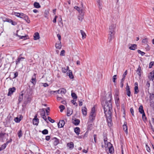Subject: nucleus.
Returning a JSON list of instances; mask_svg holds the SVG:
<instances>
[{
  "mask_svg": "<svg viewBox=\"0 0 154 154\" xmlns=\"http://www.w3.org/2000/svg\"><path fill=\"white\" fill-rule=\"evenodd\" d=\"M137 52L139 53L142 56H143L145 54V53L143 51H141L140 50H137Z\"/></svg>",
  "mask_w": 154,
  "mask_h": 154,
  "instance_id": "obj_50",
  "label": "nucleus"
},
{
  "mask_svg": "<svg viewBox=\"0 0 154 154\" xmlns=\"http://www.w3.org/2000/svg\"><path fill=\"white\" fill-rule=\"evenodd\" d=\"M6 147V144H4L3 145H2V146L0 147L2 150L4 149H5Z\"/></svg>",
  "mask_w": 154,
  "mask_h": 154,
  "instance_id": "obj_62",
  "label": "nucleus"
},
{
  "mask_svg": "<svg viewBox=\"0 0 154 154\" xmlns=\"http://www.w3.org/2000/svg\"><path fill=\"white\" fill-rule=\"evenodd\" d=\"M34 5L35 8H39L41 7V6L39 4L38 2H35L34 3Z\"/></svg>",
  "mask_w": 154,
  "mask_h": 154,
  "instance_id": "obj_29",
  "label": "nucleus"
},
{
  "mask_svg": "<svg viewBox=\"0 0 154 154\" xmlns=\"http://www.w3.org/2000/svg\"><path fill=\"white\" fill-rule=\"evenodd\" d=\"M48 110H50V108L49 107L47 108V109H46V112L47 115H49V112Z\"/></svg>",
  "mask_w": 154,
  "mask_h": 154,
  "instance_id": "obj_61",
  "label": "nucleus"
},
{
  "mask_svg": "<svg viewBox=\"0 0 154 154\" xmlns=\"http://www.w3.org/2000/svg\"><path fill=\"white\" fill-rule=\"evenodd\" d=\"M151 124H152L153 125H154V118H152L151 120V122H150V124L151 125V127L152 129V125H151Z\"/></svg>",
  "mask_w": 154,
  "mask_h": 154,
  "instance_id": "obj_53",
  "label": "nucleus"
},
{
  "mask_svg": "<svg viewBox=\"0 0 154 154\" xmlns=\"http://www.w3.org/2000/svg\"><path fill=\"white\" fill-rule=\"evenodd\" d=\"M116 76H117L116 75H115L113 76V79H112L113 82L114 83H115L116 82L115 81L116 79Z\"/></svg>",
  "mask_w": 154,
  "mask_h": 154,
  "instance_id": "obj_60",
  "label": "nucleus"
},
{
  "mask_svg": "<svg viewBox=\"0 0 154 154\" xmlns=\"http://www.w3.org/2000/svg\"><path fill=\"white\" fill-rule=\"evenodd\" d=\"M59 108L60 109V112H62L63 110L65 109V106L62 105H60Z\"/></svg>",
  "mask_w": 154,
  "mask_h": 154,
  "instance_id": "obj_39",
  "label": "nucleus"
},
{
  "mask_svg": "<svg viewBox=\"0 0 154 154\" xmlns=\"http://www.w3.org/2000/svg\"><path fill=\"white\" fill-rule=\"evenodd\" d=\"M42 118L46 122H48L47 121V119L45 115H42Z\"/></svg>",
  "mask_w": 154,
  "mask_h": 154,
  "instance_id": "obj_57",
  "label": "nucleus"
},
{
  "mask_svg": "<svg viewBox=\"0 0 154 154\" xmlns=\"http://www.w3.org/2000/svg\"><path fill=\"white\" fill-rule=\"evenodd\" d=\"M48 120L52 123H53L55 121L54 120L52 119L50 117L48 116Z\"/></svg>",
  "mask_w": 154,
  "mask_h": 154,
  "instance_id": "obj_48",
  "label": "nucleus"
},
{
  "mask_svg": "<svg viewBox=\"0 0 154 154\" xmlns=\"http://www.w3.org/2000/svg\"><path fill=\"white\" fill-rule=\"evenodd\" d=\"M119 94V91L117 89H116L115 90V97H119L118 96Z\"/></svg>",
  "mask_w": 154,
  "mask_h": 154,
  "instance_id": "obj_37",
  "label": "nucleus"
},
{
  "mask_svg": "<svg viewBox=\"0 0 154 154\" xmlns=\"http://www.w3.org/2000/svg\"><path fill=\"white\" fill-rule=\"evenodd\" d=\"M109 37H108V40L109 42H111L112 39L114 37V33H109Z\"/></svg>",
  "mask_w": 154,
  "mask_h": 154,
  "instance_id": "obj_21",
  "label": "nucleus"
},
{
  "mask_svg": "<svg viewBox=\"0 0 154 154\" xmlns=\"http://www.w3.org/2000/svg\"><path fill=\"white\" fill-rule=\"evenodd\" d=\"M16 35L18 37H20V38H21V39H23L24 40H25L26 39V36H20L18 35L17 34H16Z\"/></svg>",
  "mask_w": 154,
  "mask_h": 154,
  "instance_id": "obj_43",
  "label": "nucleus"
},
{
  "mask_svg": "<svg viewBox=\"0 0 154 154\" xmlns=\"http://www.w3.org/2000/svg\"><path fill=\"white\" fill-rule=\"evenodd\" d=\"M90 113H92V114H95V109L94 106L92 108Z\"/></svg>",
  "mask_w": 154,
  "mask_h": 154,
  "instance_id": "obj_45",
  "label": "nucleus"
},
{
  "mask_svg": "<svg viewBox=\"0 0 154 154\" xmlns=\"http://www.w3.org/2000/svg\"><path fill=\"white\" fill-rule=\"evenodd\" d=\"M105 147L106 150L107 149V148H108L109 152L110 153H111L113 152L114 150L112 146V144L110 142L107 143V145L105 146Z\"/></svg>",
  "mask_w": 154,
  "mask_h": 154,
  "instance_id": "obj_2",
  "label": "nucleus"
},
{
  "mask_svg": "<svg viewBox=\"0 0 154 154\" xmlns=\"http://www.w3.org/2000/svg\"><path fill=\"white\" fill-rule=\"evenodd\" d=\"M42 133L44 134H48V131L47 129H45L42 131Z\"/></svg>",
  "mask_w": 154,
  "mask_h": 154,
  "instance_id": "obj_47",
  "label": "nucleus"
},
{
  "mask_svg": "<svg viewBox=\"0 0 154 154\" xmlns=\"http://www.w3.org/2000/svg\"><path fill=\"white\" fill-rule=\"evenodd\" d=\"M21 119L20 117L18 118V117H16L14 119V121L16 122H19L20 121Z\"/></svg>",
  "mask_w": 154,
  "mask_h": 154,
  "instance_id": "obj_46",
  "label": "nucleus"
},
{
  "mask_svg": "<svg viewBox=\"0 0 154 154\" xmlns=\"http://www.w3.org/2000/svg\"><path fill=\"white\" fill-rule=\"evenodd\" d=\"M87 109L85 107H83L82 109V112L84 116H86L87 114Z\"/></svg>",
  "mask_w": 154,
  "mask_h": 154,
  "instance_id": "obj_25",
  "label": "nucleus"
},
{
  "mask_svg": "<svg viewBox=\"0 0 154 154\" xmlns=\"http://www.w3.org/2000/svg\"><path fill=\"white\" fill-rule=\"evenodd\" d=\"M80 32L82 36V39H84L85 38L86 36V34L84 32V31L82 30H81Z\"/></svg>",
  "mask_w": 154,
  "mask_h": 154,
  "instance_id": "obj_30",
  "label": "nucleus"
},
{
  "mask_svg": "<svg viewBox=\"0 0 154 154\" xmlns=\"http://www.w3.org/2000/svg\"><path fill=\"white\" fill-rule=\"evenodd\" d=\"M24 100L25 101L24 103L26 104L30 102L31 99L28 96L26 95L25 97Z\"/></svg>",
  "mask_w": 154,
  "mask_h": 154,
  "instance_id": "obj_11",
  "label": "nucleus"
},
{
  "mask_svg": "<svg viewBox=\"0 0 154 154\" xmlns=\"http://www.w3.org/2000/svg\"><path fill=\"white\" fill-rule=\"evenodd\" d=\"M5 134V133H0V138H3Z\"/></svg>",
  "mask_w": 154,
  "mask_h": 154,
  "instance_id": "obj_49",
  "label": "nucleus"
},
{
  "mask_svg": "<svg viewBox=\"0 0 154 154\" xmlns=\"http://www.w3.org/2000/svg\"><path fill=\"white\" fill-rule=\"evenodd\" d=\"M54 92H58V94H65L66 92V90L65 89L63 88L60 89L57 91H54Z\"/></svg>",
  "mask_w": 154,
  "mask_h": 154,
  "instance_id": "obj_6",
  "label": "nucleus"
},
{
  "mask_svg": "<svg viewBox=\"0 0 154 154\" xmlns=\"http://www.w3.org/2000/svg\"><path fill=\"white\" fill-rule=\"evenodd\" d=\"M96 116V114H92L90 113L89 116V119L90 121L93 122L95 119Z\"/></svg>",
  "mask_w": 154,
  "mask_h": 154,
  "instance_id": "obj_14",
  "label": "nucleus"
},
{
  "mask_svg": "<svg viewBox=\"0 0 154 154\" xmlns=\"http://www.w3.org/2000/svg\"><path fill=\"white\" fill-rule=\"evenodd\" d=\"M41 116L45 115V112L44 109H42L41 110Z\"/></svg>",
  "mask_w": 154,
  "mask_h": 154,
  "instance_id": "obj_44",
  "label": "nucleus"
},
{
  "mask_svg": "<svg viewBox=\"0 0 154 154\" xmlns=\"http://www.w3.org/2000/svg\"><path fill=\"white\" fill-rule=\"evenodd\" d=\"M65 122L63 120H62L60 121L58 123V126L59 128L63 127L64 125Z\"/></svg>",
  "mask_w": 154,
  "mask_h": 154,
  "instance_id": "obj_9",
  "label": "nucleus"
},
{
  "mask_svg": "<svg viewBox=\"0 0 154 154\" xmlns=\"http://www.w3.org/2000/svg\"><path fill=\"white\" fill-rule=\"evenodd\" d=\"M57 99L58 101H60V100H63L62 97H59L58 96H57Z\"/></svg>",
  "mask_w": 154,
  "mask_h": 154,
  "instance_id": "obj_51",
  "label": "nucleus"
},
{
  "mask_svg": "<svg viewBox=\"0 0 154 154\" xmlns=\"http://www.w3.org/2000/svg\"><path fill=\"white\" fill-rule=\"evenodd\" d=\"M104 141L105 144V146L107 145V143H108L107 141V139L106 137V138H104Z\"/></svg>",
  "mask_w": 154,
  "mask_h": 154,
  "instance_id": "obj_58",
  "label": "nucleus"
},
{
  "mask_svg": "<svg viewBox=\"0 0 154 154\" xmlns=\"http://www.w3.org/2000/svg\"><path fill=\"white\" fill-rule=\"evenodd\" d=\"M23 94L22 93L20 95V96H19V99H18V101H19L18 103H20V102H21V101L23 100Z\"/></svg>",
  "mask_w": 154,
  "mask_h": 154,
  "instance_id": "obj_33",
  "label": "nucleus"
},
{
  "mask_svg": "<svg viewBox=\"0 0 154 154\" xmlns=\"http://www.w3.org/2000/svg\"><path fill=\"white\" fill-rule=\"evenodd\" d=\"M20 17L22 18H23L25 15L23 13H20Z\"/></svg>",
  "mask_w": 154,
  "mask_h": 154,
  "instance_id": "obj_64",
  "label": "nucleus"
},
{
  "mask_svg": "<svg viewBox=\"0 0 154 154\" xmlns=\"http://www.w3.org/2000/svg\"><path fill=\"white\" fill-rule=\"evenodd\" d=\"M115 100L116 106L117 107L119 106L120 102L119 101V97H115Z\"/></svg>",
  "mask_w": 154,
  "mask_h": 154,
  "instance_id": "obj_15",
  "label": "nucleus"
},
{
  "mask_svg": "<svg viewBox=\"0 0 154 154\" xmlns=\"http://www.w3.org/2000/svg\"><path fill=\"white\" fill-rule=\"evenodd\" d=\"M130 111L131 113V114L132 115V116H134V110L132 108H131L130 109Z\"/></svg>",
  "mask_w": 154,
  "mask_h": 154,
  "instance_id": "obj_56",
  "label": "nucleus"
},
{
  "mask_svg": "<svg viewBox=\"0 0 154 154\" xmlns=\"http://www.w3.org/2000/svg\"><path fill=\"white\" fill-rule=\"evenodd\" d=\"M123 129L124 130L125 132L126 133V134H128V128H127V123L126 122H125L124 123V124L123 126Z\"/></svg>",
  "mask_w": 154,
  "mask_h": 154,
  "instance_id": "obj_16",
  "label": "nucleus"
},
{
  "mask_svg": "<svg viewBox=\"0 0 154 154\" xmlns=\"http://www.w3.org/2000/svg\"><path fill=\"white\" fill-rule=\"evenodd\" d=\"M116 27V24H111L109 26V33L111 34L115 33V29Z\"/></svg>",
  "mask_w": 154,
  "mask_h": 154,
  "instance_id": "obj_3",
  "label": "nucleus"
},
{
  "mask_svg": "<svg viewBox=\"0 0 154 154\" xmlns=\"http://www.w3.org/2000/svg\"><path fill=\"white\" fill-rule=\"evenodd\" d=\"M6 21L8 22L11 23V24L15 26L17 24V23L16 22L12 20L9 19H6Z\"/></svg>",
  "mask_w": 154,
  "mask_h": 154,
  "instance_id": "obj_18",
  "label": "nucleus"
},
{
  "mask_svg": "<svg viewBox=\"0 0 154 154\" xmlns=\"http://www.w3.org/2000/svg\"><path fill=\"white\" fill-rule=\"evenodd\" d=\"M80 122L79 120L78 119H75L74 121L73 124L75 125H77L79 124Z\"/></svg>",
  "mask_w": 154,
  "mask_h": 154,
  "instance_id": "obj_35",
  "label": "nucleus"
},
{
  "mask_svg": "<svg viewBox=\"0 0 154 154\" xmlns=\"http://www.w3.org/2000/svg\"><path fill=\"white\" fill-rule=\"evenodd\" d=\"M83 18V15L81 14L78 17V18L79 20L82 21Z\"/></svg>",
  "mask_w": 154,
  "mask_h": 154,
  "instance_id": "obj_36",
  "label": "nucleus"
},
{
  "mask_svg": "<svg viewBox=\"0 0 154 154\" xmlns=\"http://www.w3.org/2000/svg\"><path fill=\"white\" fill-rule=\"evenodd\" d=\"M57 17H58V16H55V17L53 20V22L54 23H56V22H57L56 20H57Z\"/></svg>",
  "mask_w": 154,
  "mask_h": 154,
  "instance_id": "obj_55",
  "label": "nucleus"
},
{
  "mask_svg": "<svg viewBox=\"0 0 154 154\" xmlns=\"http://www.w3.org/2000/svg\"><path fill=\"white\" fill-rule=\"evenodd\" d=\"M67 146L69 149H72L74 146V144L72 142H70L67 144Z\"/></svg>",
  "mask_w": 154,
  "mask_h": 154,
  "instance_id": "obj_23",
  "label": "nucleus"
},
{
  "mask_svg": "<svg viewBox=\"0 0 154 154\" xmlns=\"http://www.w3.org/2000/svg\"><path fill=\"white\" fill-rule=\"evenodd\" d=\"M142 42V43H144V44H147V43H148V41H147V39L146 38H145V39H143Z\"/></svg>",
  "mask_w": 154,
  "mask_h": 154,
  "instance_id": "obj_54",
  "label": "nucleus"
},
{
  "mask_svg": "<svg viewBox=\"0 0 154 154\" xmlns=\"http://www.w3.org/2000/svg\"><path fill=\"white\" fill-rule=\"evenodd\" d=\"M25 20L27 23H29L30 22V21L29 20V18L27 16L25 15L24 17L23 18Z\"/></svg>",
  "mask_w": 154,
  "mask_h": 154,
  "instance_id": "obj_32",
  "label": "nucleus"
},
{
  "mask_svg": "<svg viewBox=\"0 0 154 154\" xmlns=\"http://www.w3.org/2000/svg\"><path fill=\"white\" fill-rule=\"evenodd\" d=\"M148 77L150 80H153L154 79V70L149 74Z\"/></svg>",
  "mask_w": 154,
  "mask_h": 154,
  "instance_id": "obj_7",
  "label": "nucleus"
},
{
  "mask_svg": "<svg viewBox=\"0 0 154 154\" xmlns=\"http://www.w3.org/2000/svg\"><path fill=\"white\" fill-rule=\"evenodd\" d=\"M128 46L129 48L131 50H135L137 48V45L135 44H129Z\"/></svg>",
  "mask_w": 154,
  "mask_h": 154,
  "instance_id": "obj_13",
  "label": "nucleus"
},
{
  "mask_svg": "<svg viewBox=\"0 0 154 154\" xmlns=\"http://www.w3.org/2000/svg\"><path fill=\"white\" fill-rule=\"evenodd\" d=\"M126 91L127 92V94L128 97L130 96L131 92L130 91V88L129 87L128 85V83L127 84V86L126 87Z\"/></svg>",
  "mask_w": 154,
  "mask_h": 154,
  "instance_id": "obj_12",
  "label": "nucleus"
},
{
  "mask_svg": "<svg viewBox=\"0 0 154 154\" xmlns=\"http://www.w3.org/2000/svg\"><path fill=\"white\" fill-rule=\"evenodd\" d=\"M67 75L71 79H72L74 78V76L72 74V71L71 70H68V72L67 73Z\"/></svg>",
  "mask_w": 154,
  "mask_h": 154,
  "instance_id": "obj_17",
  "label": "nucleus"
},
{
  "mask_svg": "<svg viewBox=\"0 0 154 154\" xmlns=\"http://www.w3.org/2000/svg\"><path fill=\"white\" fill-rule=\"evenodd\" d=\"M142 118L144 121H145L146 119V118L144 113H142Z\"/></svg>",
  "mask_w": 154,
  "mask_h": 154,
  "instance_id": "obj_59",
  "label": "nucleus"
},
{
  "mask_svg": "<svg viewBox=\"0 0 154 154\" xmlns=\"http://www.w3.org/2000/svg\"><path fill=\"white\" fill-rule=\"evenodd\" d=\"M154 65V62H150L149 65V68H151L152 67V66Z\"/></svg>",
  "mask_w": 154,
  "mask_h": 154,
  "instance_id": "obj_52",
  "label": "nucleus"
},
{
  "mask_svg": "<svg viewBox=\"0 0 154 154\" xmlns=\"http://www.w3.org/2000/svg\"><path fill=\"white\" fill-rule=\"evenodd\" d=\"M55 46L56 48L60 49L62 47L60 41L58 42L57 43H56Z\"/></svg>",
  "mask_w": 154,
  "mask_h": 154,
  "instance_id": "obj_22",
  "label": "nucleus"
},
{
  "mask_svg": "<svg viewBox=\"0 0 154 154\" xmlns=\"http://www.w3.org/2000/svg\"><path fill=\"white\" fill-rule=\"evenodd\" d=\"M71 96L74 99H76L77 98V95L74 93H72Z\"/></svg>",
  "mask_w": 154,
  "mask_h": 154,
  "instance_id": "obj_41",
  "label": "nucleus"
},
{
  "mask_svg": "<svg viewBox=\"0 0 154 154\" xmlns=\"http://www.w3.org/2000/svg\"><path fill=\"white\" fill-rule=\"evenodd\" d=\"M141 68L140 66H139L138 67L137 70V72H138L137 73L138 75H139L140 76H141Z\"/></svg>",
  "mask_w": 154,
  "mask_h": 154,
  "instance_id": "obj_34",
  "label": "nucleus"
},
{
  "mask_svg": "<svg viewBox=\"0 0 154 154\" xmlns=\"http://www.w3.org/2000/svg\"><path fill=\"white\" fill-rule=\"evenodd\" d=\"M72 113V110L68 108L67 110V115L69 116Z\"/></svg>",
  "mask_w": 154,
  "mask_h": 154,
  "instance_id": "obj_24",
  "label": "nucleus"
},
{
  "mask_svg": "<svg viewBox=\"0 0 154 154\" xmlns=\"http://www.w3.org/2000/svg\"><path fill=\"white\" fill-rule=\"evenodd\" d=\"M54 140V146L57 145L59 143V140L56 137H54L53 139Z\"/></svg>",
  "mask_w": 154,
  "mask_h": 154,
  "instance_id": "obj_26",
  "label": "nucleus"
},
{
  "mask_svg": "<svg viewBox=\"0 0 154 154\" xmlns=\"http://www.w3.org/2000/svg\"><path fill=\"white\" fill-rule=\"evenodd\" d=\"M16 89L15 87H13L12 88H10L9 89L8 93V96L11 95L15 91Z\"/></svg>",
  "mask_w": 154,
  "mask_h": 154,
  "instance_id": "obj_10",
  "label": "nucleus"
},
{
  "mask_svg": "<svg viewBox=\"0 0 154 154\" xmlns=\"http://www.w3.org/2000/svg\"><path fill=\"white\" fill-rule=\"evenodd\" d=\"M39 123V119L37 118V114L35 116L34 118L33 119V124L35 125H38Z\"/></svg>",
  "mask_w": 154,
  "mask_h": 154,
  "instance_id": "obj_5",
  "label": "nucleus"
},
{
  "mask_svg": "<svg viewBox=\"0 0 154 154\" xmlns=\"http://www.w3.org/2000/svg\"><path fill=\"white\" fill-rule=\"evenodd\" d=\"M35 75V74H34L32 76V79L30 80V82L34 85H35L36 83Z\"/></svg>",
  "mask_w": 154,
  "mask_h": 154,
  "instance_id": "obj_8",
  "label": "nucleus"
},
{
  "mask_svg": "<svg viewBox=\"0 0 154 154\" xmlns=\"http://www.w3.org/2000/svg\"><path fill=\"white\" fill-rule=\"evenodd\" d=\"M74 131L77 135H79L80 132V129L79 127H76L74 128Z\"/></svg>",
  "mask_w": 154,
  "mask_h": 154,
  "instance_id": "obj_20",
  "label": "nucleus"
},
{
  "mask_svg": "<svg viewBox=\"0 0 154 154\" xmlns=\"http://www.w3.org/2000/svg\"><path fill=\"white\" fill-rule=\"evenodd\" d=\"M69 67L67 66L66 67V68L65 67H62V71L63 72L65 73L66 72H67V70H69Z\"/></svg>",
  "mask_w": 154,
  "mask_h": 154,
  "instance_id": "obj_31",
  "label": "nucleus"
},
{
  "mask_svg": "<svg viewBox=\"0 0 154 154\" xmlns=\"http://www.w3.org/2000/svg\"><path fill=\"white\" fill-rule=\"evenodd\" d=\"M81 5V7H80L78 6H75L74 7V8L77 10L79 13L82 14L84 10V7L82 4Z\"/></svg>",
  "mask_w": 154,
  "mask_h": 154,
  "instance_id": "obj_4",
  "label": "nucleus"
},
{
  "mask_svg": "<svg viewBox=\"0 0 154 154\" xmlns=\"http://www.w3.org/2000/svg\"><path fill=\"white\" fill-rule=\"evenodd\" d=\"M33 36L34 39L35 40H37L40 38L39 34L37 32H36L34 33Z\"/></svg>",
  "mask_w": 154,
  "mask_h": 154,
  "instance_id": "obj_19",
  "label": "nucleus"
},
{
  "mask_svg": "<svg viewBox=\"0 0 154 154\" xmlns=\"http://www.w3.org/2000/svg\"><path fill=\"white\" fill-rule=\"evenodd\" d=\"M139 112L141 114L144 113V111L143 109V107L142 105H140V106L139 108Z\"/></svg>",
  "mask_w": 154,
  "mask_h": 154,
  "instance_id": "obj_28",
  "label": "nucleus"
},
{
  "mask_svg": "<svg viewBox=\"0 0 154 154\" xmlns=\"http://www.w3.org/2000/svg\"><path fill=\"white\" fill-rule=\"evenodd\" d=\"M138 92V87L137 86H135L134 87V94H137Z\"/></svg>",
  "mask_w": 154,
  "mask_h": 154,
  "instance_id": "obj_42",
  "label": "nucleus"
},
{
  "mask_svg": "<svg viewBox=\"0 0 154 154\" xmlns=\"http://www.w3.org/2000/svg\"><path fill=\"white\" fill-rule=\"evenodd\" d=\"M24 58L23 57H20L19 56L18 57V58L17 60L16 61V64H18L19 63H20V62L22 60V59H24Z\"/></svg>",
  "mask_w": 154,
  "mask_h": 154,
  "instance_id": "obj_27",
  "label": "nucleus"
},
{
  "mask_svg": "<svg viewBox=\"0 0 154 154\" xmlns=\"http://www.w3.org/2000/svg\"><path fill=\"white\" fill-rule=\"evenodd\" d=\"M108 99L106 100L104 106V113L106 118L108 126L110 127L112 126L111 114L112 105L111 102V95L109 94Z\"/></svg>",
  "mask_w": 154,
  "mask_h": 154,
  "instance_id": "obj_1",
  "label": "nucleus"
},
{
  "mask_svg": "<svg viewBox=\"0 0 154 154\" xmlns=\"http://www.w3.org/2000/svg\"><path fill=\"white\" fill-rule=\"evenodd\" d=\"M104 56L103 54L100 55L98 59L101 61H103L104 60Z\"/></svg>",
  "mask_w": 154,
  "mask_h": 154,
  "instance_id": "obj_38",
  "label": "nucleus"
},
{
  "mask_svg": "<svg viewBox=\"0 0 154 154\" xmlns=\"http://www.w3.org/2000/svg\"><path fill=\"white\" fill-rule=\"evenodd\" d=\"M18 136L19 138L21 137L23 135L22 131L21 130H20L18 133Z\"/></svg>",
  "mask_w": 154,
  "mask_h": 154,
  "instance_id": "obj_40",
  "label": "nucleus"
},
{
  "mask_svg": "<svg viewBox=\"0 0 154 154\" xmlns=\"http://www.w3.org/2000/svg\"><path fill=\"white\" fill-rule=\"evenodd\" d=\"M65 53V51L64 50H62L60 53V55L61 56H64V54Z\"/></svg>",
  "mask_w": 154,
  "mask_h": 154,
  "instance_id": "obj_63",
  "label": "nucleus"
}]
</instances>
